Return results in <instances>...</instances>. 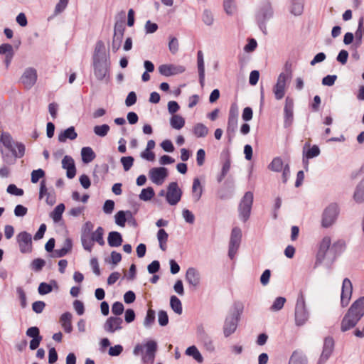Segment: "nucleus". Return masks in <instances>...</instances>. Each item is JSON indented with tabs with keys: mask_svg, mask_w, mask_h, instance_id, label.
<instances>
[{
	"mask_svg": "<svg viewBox=\"0 0 364 364\" xmlns=\"http://www.w3.org/2000/svg\"><path fill=\"white\" fill-rule=\"evenodd\" d=\"M127 215H130V213L129 211H118L114 215L115 223L120 227H124L127 221Z\"/></svg>",
	"mask_w": 364,
	"mask_h": 364,
	"instance_id": "28",
	"label": "nucleus"
},
{
	"mask_svg": "<svg viewBox=\"0 0 364 364\" xmlns=\"http://www.w3.org/2000/svg\"><path fill=\"white\" fill-rule=\"evenodd\" d=\"M77 134L75 131L73 127H70L58 135V141L60 142H65L67 139L74 140L77 138Z\"/></svg>",
	"mask_w": 364,
	"mask_h": 364,
	"instance_id": "20",
	"label": "nucleus"
},
{
	"mask_svg": "<svg viewBox=\"0 0 364 364\" xmlns=\"http://www.w3.org/2000/svg\"><path fill=\"white\" fill-rule=\"evenodd\" d=\"M0 54L6 55V61L9 63L14 54L12 46L7 43L0 45Z\"/></svg>",
	"mask_w": 364,
	"mask_h": 364,
	"instance_id": "31",
	"label": "nucleus"
},
{
	"mask_svg": "<svg viewBox=\"0 0 364 364\" xmlns=\"http://www.w3.org/2000/svg\"><path fill=\"white\" fill-rule=\"evenodd\" d=\"M104 230L102 228L99 227L94 232H90V237L93 242H97L100 245L102 246L105 245V240L103 238Z\"/></svg>",
	"mask_w": 364,
	"mask_h": 364,
	"instance_id": "27",
	"label": "nucleus"
},
{
	"mask_svg": "<svg viewBox=\"0 0 364 364\" xmlns=\"http://www.w3.org/2000/svg\"><path fill=\"white\" fill-rule=\"evenodd\" d=\"M38 291L41 295L47 294L52 291V286L46 282H42L39 284Z\"/></svg>",
	"mask_w": 364,
	"mask_h": 364,
	"instance_id": "44",
	"label": "nucleus"
},
{
	"mask_svg": "<svg viewBox=\"0 0 364 364\" xmlns=\"http://www.w3.org/2000/svg\"><path fill=\"white\" fill-rule=\"evenodd\" d=\"M90 264L92 267L94 273L97 275H99L100 273V270L97 259L95 257L91 258L90 260Z\"/></svg>",
	"mask_w": 364,
	"mask_h": 364,
	"instance_id": "63",
	"label": "nucleus"
},
{
	"mask_svg": "<svg viewBox=\"0 0 364 364\" xmlns=\"http://www.w3.org/2000/svg\"><path fill=\"white\" fill-rule=\"evenodd\" d=\"M135 319V313L134 310L127 309L124 314V320L127 323H131Z\"/></svg>",
	"mask_w": 364,
	"mask_h": 364,
	"instance_id": "64",
	"label": "nucleus"
},
{
	"mask_svg": "<svg viewBox=\"0 0 364 364\" xmlns=\"http://www.w3.org/2000/svg\"><path fill=\"white\" fill-rule=\"evenodd\" d=\"M1 141L4 144L5 147H6L9 149H12V146L14 145V142L13 141L11 136L8 134H2L1 136Z\"/></svg>",
	"mask_w": 364,
	"mask_h": 364,
	"instance_id": "41",
	"label": "nucleus"
},
{
	"mask_svg": "<svg viewBox=\"0 0 364 364\" xmlns=\"http://www.w3.org/2000/svg\"><path fill=\"white\" fill-rule=\"evenodd\" d=\"M122 321L120 318L109 317L105 322L104 328L107 332L114 333L122 328Z\"/></svg>",
	"mask_w": 364,
	"mask_h": 364,
	"instance_id": "14",
	"label": "nucleus"
},
{
	"mask_svg": "<svg viewBox=\"0 0 364 364\" xmlns=\"http://www.w3.org/2000/svg\"><path fill=\"white\" fill-rule=\"evenodd\" d=\"M241 237V231L237 228H235L232 230L231 240H230V247L229 251V255L230 257L234 256L237 248L238 247L239 241Z\"/></svg>",
	"mask_w": 364,
	"mask_h": 364,
	"instance_id": "15",
	"label": "nucleus"
},
{
	"mask_svg": "<svg viewBox=\"0 0 364 364\" xmlns=\"http://www.w3.org/2000/svg\"><path fill=\"white\" fill-rule=\"evenodd\" d=\"M331 245V240L329 237H324L320 244V252L325 253L329 248Z\"/></svg>",
	"mask_w": 364,
	"mask_h": 364,
	"instance_id": "59",
	"label": "nucleus"
},
{
	"mask_svg": "<svg viewBox=\"0 0 364 364\" xmlns=\"http://www.w3.org/2000/svg\"><path fill=\"white\" fill-rule=\"evenodd\" d=\"M180 107L176 101H170L168 103V110L170 114H176V113L179 110Z\"/></svg>",
	"mask_w": 364,
	"mask_h": 364,
	"instance_id": "58",
	"label": "nucleus"
},
{
	"mask_svg": "<svg viewBox=\"0 0 364 364\" xmlns=\"http://www.w3.org/2000/svg\"><path fill=\"white\" fill-rule=\"evenodd\" d=\"M122 350L123 347L121 345H115L109 348L108 353L110 356H118L122 353Z\"/></svg>",
	"mask_w": 364,
	"mask_h": 364,
	"instance_id": "53",
	"label": "nucleus"
},
{
	"mask_svg": "<svg viewBox=\"0 0 364 364\" xmlns=\"http://www.w3.org/2000/svg\"><path fill=\"white\" fill-rule=\"evenodd\" d=\"M205 151L203 149H200L198 150L196 153V161L197 164L199 166H201L205 163Z\"/></svg>",
	"mask_w": 364,
	"mask_h": 364,
	"instance_id": "49",
	"label": "nucleus"
},
{
	"mask_svg": "<svg viewBox=\"0 0 364 364\" xmlns=\"http://www.w3.org/2000/svg\"><path fill=\"white\" fill-rule=\"evenodd\" d=\"M27 212V208L22 205H17L14 209V214L17 217H23L26 215Z\"/></svg>",
	"mask_w": 364,
	"mask_h": 364,
	"instance_id": "56",
	"label": "nucleus"
},
{
	"mask_svg": "<svg viewBox=\"0 0 364 364\" xmlns=\"http://www.w3.org/2000/svg\"><path fill=\"white\" fill-rule=\"evenodd\" d=\"M289 364H306V363L301 353L294 352L290 358Z\"/></svg>",
	"mask_w": 364,
	"mask_h": 364,
	"instance_id": "37",
	"label": "nucleus"
},
{
	"mask_svg": "<svg viewBox=\"0 0 364 364\" xmlns=\"http://www.w3.org/2000/svg\"><path fill=\"white\" fill-rule=\"evenodd\" d=\"M121 162L125 171H129L132 166L134 159L132 156H124L121 159Z\"/></svg>",
	"mask_w": 364,
	"mask_h": 364,
	"instance_id": "45",
	"label": "nucleus"
},
{
	"mask_svg": "<svg viewBox=\"0 0 364 364\" xmlns=\"http://www.w3.org/2000/svg\"><path fill=\"white\" fill-rule=\"evenodd\" d=\"M170 305L171 309L178 314H181L182 313V306L181 302L179 299H178L176 296H172L170 299Z\"/></svg>",
	"mask_w": 364,
	"mask_h": 364,
	"instance_id": "32",
	"label": "nucleus"
},
{
	"mask_svg": "<svg viewBox=\"0 0 364 364\" xmlns=\"http://www.w3.org/2000/svg\"><path fill=\"white\" fill-rule=\"evenodd\" d=\"M333 341L331 339H326L325 341V347L321 354V358L327 359L331 354L333 348Z\"/></svg>",
	"mask_w": 364,
	"mask_h": 364,
	"instance_id": "34",
	"label": "nucleus"
},
{
	"mask_svg": "<svg viewBox=\"0 0 364 364\" xmlns=\"http://www.w3.org/2000/svg\"><path fill=\"white\" fill-rule=\"evenodd\" d=\"M93 229V225L87 222L85 224L82 229V245L84 249L88 252H91L94 246V242L90 237V232Z\"/></svg>",
	"mask_w": 364,
	"mask_h": 364,
	"instance_id": "5",
	"label": "nucleus"
},
{
	"mask_svg": "<svg viewBox=\"0 0 364 364\" xmlns=\"http://www.w3.org/2000/svg\"><path fill=\"white\" fill-rule=\"evenodd\" d=\"M62 166L66 170L68 178H73L76 174V168L74 160L68 156H65L62 161Z\"/></svg>",
	"mask_w": 364,
	"mask_h": 364,
	"instance_id": "13",
	"label": "nucleus"
},
{
	"mask_svg": "<svg viewBox=\"0 0 364 364\" xmlns=\"http://www.w3.org/2000/svg\"><path fill=\"white\" fill-rule=\"evenodd\" d=\"M7 192L9 193V194H11V195H14V196H23L24 192H23V190L21 189V188H18L16 185L14 184H11L9 185L8 187H7Z\"/></svg>",
	"mask_w": 364,
	"mask_h": 364,
	"instance_id": "43",
	"label": "nucleus"
},
{
	"mask_svg": "<svg viewBox=\"0 0 364 364\" xmlns=\"http://www.w3.org/2000/svg\"><path fill=\"white\" fill-rule=\"evenodd\" d=\"M65 210V205L63 203L58 205L53 211L50 213V217L54 222L57 223L60 220L62 214Z\"/></svg>",
	"mask_w": 364,
	"mask_h": 364,
	"instance_id": "29",
	"label": "nucleus"
},
{
	"mask_svg": "<svg viewBox=\"0 0 364 364\" xmlns=\"http://www.w3.org/2000/svg\"><path fill=\"white\" fill-rule=\"evenodd\" d=\"M149 176L154 183L159 186L168 176V170L164 167L153 168L149 171Z\"/></svg>",
	"mask_w": 364,
	"mask_h": 364,
	"instance_id": "7",
	"label": "nucleus"
},
{
	"mask_svg": "<svg viewBox=\"0 0 364 364\" xmlns=\"http://www.w3.org/2000/svg\"><path fill=\"white\" fill-rule=\"evenodd\" d=\"M308 319V314L305 306V301L301 296L298 301L296 307L295 320L297 325L304 324Z\"/></svg>",
	"mask_w": 364,
	"mask_h": 364,
	"instance_id": "8",
	"label": "nucleus"
},
{
	"mask_svg": "<svg viewBox=\"0 0 364 364\" xmlns=\"http://www.w3.org/2000/svg\"><path fill=\"white\" fill-rule=\"evenodd\" d=\"M354 198L357 201H362L364 199V184L361 183L357 188Z\"/></svg>",
	"mask_w": 364,
	"mask_h": 364,
	"instance_id": "54",
	"label": "nucleus"
},
{
	"mask_svg": "<svg viewBox=\"0 0 364 364\" xmlns=\"http://www.w3.org/2000/svg\"><path fill=\"white\" fill-rule=\"evenodd\" d=\"M45 171L41 169L34 170L31 173V182L33 183H36L41 178H44Z\"/></svg>",
	"mask_w": 364,
	"mask_h": 364,
	"instance_id": "40",
	"label": "nucleus"
},
{
	"mask_svg": "<svg viewBox=\"0 0 364 364\" xmlns=\"http://www.w3.org/2000/svg\"><path fill=\"white\" fill-rule=\"evenodd\" d=\"M17 242L22 253L31 252L32 250L31 235L26 232H21L16 236Z\"/></svg>",
	"mask_w": 364,
	"mask_h": 364,
	"instance_id": "6",
	"label": "nucleus"
},
{
	"mask_svg": "<svg viewBox=\"0 0 364 364\" xmlns=\"http://www.w3.org/2000/svg\"><path fill=\"white\" fill-rule=\"evenodd\" d=\"M169 122L173 129L180 130L185 125V119L180 114H173L170 118Z\"/></svg>",
	"mask_w": 364,
	"mask_h": 364,
	"instance_id": "21",
	"label": "nucleus"
},
{
	"mask_svg": "<svg viewBox=\"0 0 364 364\" xmlns=\"http://www.w3.org/2000/svg\"><path fill=\"white\" fill-rule=\"evenodd\" d=\"M157 239L159 242L160 247L162 250H166V242L168 240V234L164 229H160L157 233Z\"/></svg>",
	"mask_w": 364,
	"mask_h": 364,
	"instance_id": "30",
	"label": "nucleus"
},
{
	"mask_svg": "<svg viewBox=\"0 0 364 364\" xmlns=\"http://www.w3.org/2000/svg\"><path fill=\"white\" fill-rule=\"evenodd\" d=\"M124 306L121 302H114L112 306V312L113 314L119 316L121 315L124 311Z\"/></svg>",
	"mask_w": 364,
	"mask_h": 364,
	"instance_id": "47",
	"label": "nucleus"
},
{
	"mask_svg": "<svg viewBox=\"0 0 364 364\" xmlns=\"http://www.w3.org/2000/svg\"><path fill=\"white\" fill-rule=\"evenodd\" d=\"M286 302V299L284 297H278L274 301L272 306V310L273 311H279L280 310Z\"/></svg>",
	"mask_w": 364,
	"mask_h": 364,
	"instance_id": "46",
	"label": "nucleus"
},
{
	"mask_svg": "<svg viewBox=\"0 0 364 364\" xmlns=\"http://www.w3.org/2000/svg\"><path fill=\"white\" fill-rule=\"evenodd\" d=\"M157 348L156 341L149 340L144 345L137 344L133 350L136 355H141L142 360L145 363H152L154 360L155 353Z\"/></svg>",
	"mask_w": 364,
	"mask_h": 364,
	"instance_id": "2",
	"label": "nucleus"
},
{
	"mask_svg": "<svg viewBox=\"0 0 364 364\" xmlns=\"http://www.w3.org/2000/svg\"><path fill=\"white\" fill-rule=\"evenodd\" d=\"M363 315L364 297H362L353 304L344 316L341 322V330L346 331L354 327Z\"/></svg>",
	"mask_w": 364,
	"mask_h": 364,
	"instance_id": "1",
	"label": "nucleus"
},
{
	"mask_svg": "<svg viewBox=\"0 0 364 364\" xmlns=\"http://www.w3.org/2000/svg\"><path fill=\"white\" fill-rule=\"evenodd\" d=\"M158 69L159 73L166 77L181 74L185 71L183 66L173 64H163Z\"/></svg>",
	"mask_w": 364,
	"mask_h": 364,
	"instance_id": "9",
	"label": "nucleus"
},
{
	"mask_svg": "<svg viewBox=\"0 0 364 364\" xmlns=\"http://www.w3.org/2000/svg\"><path fill=\"white\" fill-rule=\"evenodd\" d=\"M161 146L166 152H173L174 151L173 144L169 139L164 140L161 143Z\"/></svg>",
	"mask_w": 364,
	"mask_h": 364,
	"instance_id": "52",
	"label": "nucleus"
},
{
	"mask_svg": "<svg viewBox=\"0 0 364 364\" xmlns=\"http://www.w3.org/2000/svg\"><path fill=\"white\" fill-rule=\"evenodd\" d=\"M60 323L65 332L70 333L72 331V314L70 313L63 314L60 318Z\"/></svg>",
	"mask_w": 364,
	"mask_h": 364,
	"instance_id": "19",
	"label": "nucleus"
},
{
	"mask_svg": "<svg viewBox=\"0 0 364 364\" xmlns=\"http://www.w3.org/2000/svg\"><path fill=\"white\" fill-rule=\"evenodd\" d=\"M73 247V242L70 238L66 237L64 240L63 247L55 250V255L58 257H63L70 252Z\"/></svg>",
	"mask_w": 364,
	"mask_h": 364,
	"instance_id": "23",
	"label": "nucleus"
},
{
	"mask_svg": "<svg viewBox=\"0 0 364 364\" xmlns=\"http://www.w3.org/2000/svg\"><path fill=\"white\" fill-rule=\"evenodd\" d=\"M288 78V75L285 73H281L279 75L277 84L274 87V93L277 100H280L284 96Z\"/></svg>",
	"mask_w": 364,
	"mask_h": 364,
	"instance_id": "10",
	"label": "nucleus"
},
{
	"mask_svg": "<svg viewBox=\"0 0 364 364\" xmlns=\"http://www.w3.org/2000/svg\"><path fill=\"white\" fill-rule=\"evenodd\" d=\"M203 194V186L198 178L193 179L191 196L195 201H198Z\"/></svg>",
	"mask_w": 364,
	"mask_h": 364,
	"instance_id": "18",
	"label": "nucleus"
},
{
	"mask_svg": "<svg viewBox=\"0 0 364 364\" xmlns=\"http://www.w3.org/2000/svg\"><path fill=\"white\" fill-rule=\"evenodd\" d=\"M186 279L188 284L196 287L200 283V275L194 268H188L186 271Z\"/></svg>",
	"mask_w": 364,
	"mask_h": 364,
	"instance_id": "17",
	"label": "nucleus"
},
{
	"mask_svg": "<svg viewBox=\"0 0 364 364\" xmlns=\"http://www.w3.org/2000/svg\"><path fill=\"white\" fill-rule=\"evenodd\" d=\"M36 79V72L33 69L26 70L21 77L22 82L27 87L33 86L35 84Z\"/></svg>",
	"mask_w": 364,
	"mask_h": 364,
	"instance_id": "16",
	"label": "nucleus"
},
{
	"mask_svg": "<svg viewBox=\"0 0 364 364\" xmlns=\"http://www.w3.org/2000/svg\"><path fill=\"white\" fill-rule=\"evenodd\" d=\"M186 355L192 356L199 363L203 361V357L197 348L194 346L188 348L186 350Z\"/></svg>",
	"mask_w": 364,
	"mask_h": 364,
	"instance_id": "33",
	"label": "nucleus"
},
{
	"mask_svg": "<svg viewBox=\"0 0 364 364\" xmlns=\"http://www.w3.org/2000/svg\"><path fill=\"white\" fill-rule=\"evenodd\" d=\"M198 71L200 74V77L201 79L204 77L205 68H204V61L203 56L201 51L198 53Z\"/></svg>",
	"mask_w": 364,
	"mask_h": 364,
	"instance_id": "42",
	"label": "nucleus"
},
{
	"mask_svg": "<svg viewBox=\"0 0 364 364\" xmlns=\"http://www.w3.org/2000/svg\"><path fill=\"white\" fill-rule=\"evenodd\" d=\"M155 319V312L152 309H149L144 319V325L146 326H150Z\"/></svg>",
	"mask_w": 364,
	"mask_h": 364,
	"instance_id": "51",
	"label": "nucleus"
},
{
	"mask_svg": "<svg viewBox=\"0 0 364 364\" xmlns=\"http://www.w3.org/2000/svg\"><path fill=\"white\" fill-rule=\"evenodd\" d=\"M182 191L176 182H171L167 187L166 198L171 205H176L181 198Z\"/></svg>",
	"mask_w": 364,
	"mask_h": 364,
	"instance_id": "3",
	"label": "nucleus"
},
{
	"mask_svg": "<svg viewBox=\"0 0 364 364\" xmlns=\"http://www.w3.org/2000/svg\"><path fill=\"white\" fill-rule=\"evenodd\" d=\"M109 131V127L107 124L98 125L94 127L95 134L99 136H106Z\"/></svg>",
	"mask_w": 364,
	"mask_h": 364,
	"instance_id": "36",
	"label": "nucleus"
},
{
	"mask_svg": "<svg viewBox=\"0 0 364 364\" xmlns=\"http://www.w3.org/2000/svg\"><path fill=\"white\" fill-rule=\"evenodd\" d=\"M352 289L350 281L348 279H345L343 282L341 292V304L343 306L348 304L352 295Z\"/></svg>",
	"mask_w": 364,
	"mask_h": 364,
	"instance_id": "11",
	"label": "nucleus"
},
{
	"mask_svg": "<svg viewBox=\"0 0 364 364\" xmlns=\"http://www.w3.org/2000/svg\"><path fill=\"white\" fill-rule=\"evenodd\" d=\"M141 156L147 161H154L155 160V154L152 150L145 149L141 153Z\"/></svg>",
	"mask_w": 364,
	"mask_h": 364,
	"instance_id": "55",
	"label": "nucleus"
},
{
	"mask_svg": "<svg viewBox=\"0 0 364 364\" xmlns=\"http://www.w3.org/2000/svg\"><path fill=\"white\" fill-rule=\"evenodd\" d=\"M252 202L253 194L250 192L246 193L239 206L240 217L243 221L247 220L250 216Z\"/></svg>",
	"mask_w": 364,
	"mask_h": 364,
	"instance_id": "4",
	"label": "nucleus"
},
{
	"mask_svg": "<svg viewBox=\"0 0 364 364\" xmlns=\"http://www.w3.org/2000/svg\"><path fill=\"white\" fill-rule=\"evenodd\" d=\"M26 335L32 338H40L39 329L37 327H31L26 331Z\"/></svg>",
	"mask_w": 364,
	"mask_h": 364,
	"instance_id": "60",
	"label": "nucleus"
},
{
	"mask_svg": "<svg viewBox=\"0 0 364 364\" xmlns=\"http://www.w3.org/2000/svg\"><path fill=\"white\" fill-rule=\"evenodd\" d=\"M155 196L154 190L152 187L143 188L139 195V198L142 201H149Z\"/></svg>",
	"mask_w": 364,
	"mask_h": 364,
	"instance_id": "26",
	"label": "nucleus"
},
{
	"mask_svg": "<svg viewBox=\"0 0 364 364\" xmlns=\"http://www.w3.org/2000/svg\"><path fill=\"white\" fill-rule=\"evenodd\" d=\"M252 117H253V112H252V109L247 107H245L243 111H242V119L244 121H250L252 119Z\"/></svg>",
	"mask_w": 364,
	"mask_h": 364,
	"instance_id": "57",
	"label": "nucleus"
},
{
	"mask_svg": "<svg viewBox=\"0 0 364 364\" xmlns=\"http://www.w3.org/2000/svg\"><path fill=\"white\" fill-rule=\"evenodd\" d=\"M107 242L111 247H119L122 245L123 240L119 232L113 231L109 233Z\"/></svg>",
	"mask_w": 364,
	"mask_h": 364,
	"instance_id": "22",
	"label": "nucleus"
},
{
	"mask_svg": "<svg viewBox=\"0 0 364 364\" xmlns=\"http://www.w3.org/2000/svg\"><path fill=\"white\" fill-rule=\"evenodd\" d=\"M122 260V255L116 251H112L110 254L109 258L106 259V262L113 265H117Z\"/></svg>",
	"mask_w": 364,
	"mask_h": 364,
	"instance_id": "39",
	"label": "nucleus"
},
{
	"mask_svg": "<svg viewBox=\"0 0 364 364\" xmlns=\"http://www.w3.org/2000/svg\"><path fill=\"white\" fill-rule=\"evenodd\" d=\"M337 215V208L336 206H331L328 208L324 213L322 220V225L323 227H328L331 225Z\"/></svg>",
	"mask_w": 364,
	"mask_h": 364,
	"instance_id": "12",
	"label": "nucleus"
},
{
	"mask_svg": "<svg viewBox=\"0 0 364 364\" xmlns=\"http://www.w3.org/2000/svg\"><path fill=\"white\" fill-rule=\"evenodd\" d=\"M303 11V4L301 0H297L294 3L291 8V13L294 15H299L301 14Z\"/></svg>",
	"mask_w": 364,
	"mask_h": 364,
	"instance_id": "48",
	"label": "nucleus"
},
{
	"mask_svg": "<svg viewBox=\"0 0 364 364\" xmlns=\"http://www.w3.org/2000/svg\"><path fill=\"white\" fill-rule=\"evenodd\" d=\"M192 132L198 138L205 137L208 134V129L205 124L198 123L193 126Z\"/></svg>",
	"mask_w": 364,
	"mask_h": 364,
	"instance_id": "25",
	"label": "nucleus"
},
{
	"mask_svg": "<svg viewBox=\"0 0 364 364\" xmlns=\"http://www.w3.org/2000/svg\"><path fill=\"white\" fill-rule=\"evenodd\" d=\"M269 168L274 171H280L283 169V161L280 158H275L272 160Z\"/></svg>",
	"mask_w": 364,
	"mask_h": 364,
	"instance_id": "38",
	"label": "nucleus"
},
{
	"mask_svg": "<svg viewBox=\"0 0 364 364\" xmlns=\"http://www.w3.org/2000/svg\"><path fill=\"white\" fill-rule=\"evenodd\" d=\"M95 153L92 148L87 146L81 149V157L85 164L90 163L95 159Z\"/></svg>",
	"mask_w": 364,
	"mask_h": 364,
	"instance_id": "24",
	"label": "nucleus"
},
{
	"mask_svg": "<svg viewBox=\"0 0 364 364\" xmlns=\"http://www.w3.org/2000/svg\"><path fill=\"white\" fill-rule=\"evenodd\" d=\"M73 307L77 314L82 315L84 314V304L79 300H75L73 302Z\"/></svg>",
	"mask_w": 364,
	"mask_h": 364,
	"instance_id": "62",
	"label": "nucleus"
},
{
	"mask_svg": "<svg viewBox=\"0 0 364 364\" xmlns=\"http://www.w3.org/2000/svg\"><path fill=\"white\" fill-rule=\"evenodd\" d=\"M10 150L16 157H21L24 154L25 147L21 143H14Z\"/></svg>",
	"mask_w": 364,
	"mask_h": 364,
	"instance_id": "35",
	"label": "nucleus"
},
{
	"mask_svg": "<svg viewBox=\"0 0 364 364\" xmlns=\"http://www.w3.org/2000/svg\"><path fill=\"white\" fill-rule=\"evenodd\" d=\"M158 321L161 326H166L168 322L167 313L164 311H160L158 313Z\"/></svg>",
	"mask_w": 364,
	"mask_h": 364,
	"instance_id": "50",
	"label": "nucleus"
},
{
	"mask_svg": "<svg viewBox=\"0 0 364 364\" xmlns=\"http://www.w3.org/2000/svg\"><path fill=\"white\" fill-rule=\"evenodd\" d=\"M114 208V202L111 200H107L105 201L104 206H103V210L105 213L110 214Z\"/></svg>",
	"mask_w": 364,
	"mask_h": 364,
	"instance_id": "61",
	"label": "nucleus"
}]
</instances>
